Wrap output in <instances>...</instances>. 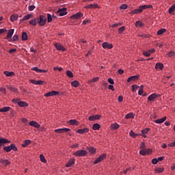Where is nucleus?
<instances>
[{
	"label": "nucleus",
	"mask_w": 175,
	"mask_h": 175,
	"mask_svg": "<svg viewBox=\"0 0 175 175\" xmlns=\"http://www.w3.org/2000/svg\"><path fill=\"white\" fill-rule=\"evenodd\" d=\"M29 125H30V126H34V128H39V126H40V125H39V124L35 121L29 122Z\"/></svg>",
	"instance_id": "24"
},
{
	"label": "nucleus",
	"mask_w": 175,
	"mask_h": 175,
	"mask_svg": "<svg viewBox=\"0 0 175 175\" xmlns=\"http://www.w3.org/2000/svg\"><path fill=\"white\" fill-rule=\"evenodd\" d=\"M55 133H63L62 129H58L55 130Z\"/></svg>",
	"instance_id": "55"
},
{
	"label": "nucleus",
	"mask_w": 175,
	"mask_h": 175,
	"mask_svg": "<svg viewBox=\"0 0 175 175\" xmlns=\"http://www.w3.org/2000/svg\"><path fill=\"white\" fill-rule=\"evenodd\" d=\"M135 27H137V28H142V27H144V24H143L142 21H137L135 22Z\"/></svg>",
	"instance_id": "31"
},
{
	"label": "nucleus",
	"mask_w": 175,
	"mask_h": 175,
	"mask_svg": "<svg viewBox=\"0 0 175 175\" xmlns=\"http://www.w3.org/2000/svg\"><path fill=\"white\" fill-rule=\"evenodd\" d=\"M73 154L75 157H87V155H88V152L84 150H79L75 152Z\"/></svg>",
	"instance_id": "3"
},
{
	"label": "nucleus",
	"mask_w": 175,
	"mask_h": 175,
	"mask_svg": "<svg viewBox=\"0 0 175 175\" xmlns=\"http://www.w3.org/2000/svg\"><path fill=\"white\" fill-rule=\"evenodd\" d=\"M139 148L144 150V148H146V144L144 142H142L141 144H140Z\"/></svg>",
	"instance_id": "61"
},
{
	"label": "nucleus",
	"mask_w": 175,
	"mask_h": 175,
	"mask_svg": "<svg viewBox=\"0 0 175 175\" xmlns=\"http://www.w3.org/2000/svg\"><path fill=\"white\" fill-rule=\"evenodd\" d=\"M44 84V81H37L36 85H43Z\"/></svg>",
	"instance_id": "50"
},
{
	"label": "nucleus",
	"mask_w": 175,
	"mask_h": 175,
	"mask_svg": "<svg viewBox=\"0 0 175 175\" xmlns=\"http://www.w3.org/2000/svg\"><path fill=\"white\" fill-rule=\"evenodd\" d=\"M59 94V92L53 90L44 94V96H55Z\"/></svg>",
	"instance_id": "9"
},
{
	"label": "nucleus",
	"mask_w": 175,
	"mask_h": 175,
	"mask_svg": "<svg viewBox=\"0 0 175 175\" xmlns=\"http://www.w3.org/2000/svg\"><path fill=\"white\" fill-rule=\"evenodd\" d=\"M10 110V107H4L0 109V113H6Z\"/></svg>",
	"instance_id": "30"
},
{
	"label": "nucleus",
	"mask_w": 175,
	"mask_h": 175,
	"mask_svg": "<svg viewBox=\"0 0 175 175\" xmlns=\"http://www.w3.org/2000/svg\"><path fill=\"white\" fill-rule=\"evenodd\" d=\"M87 150L90 154H92V155L96 154V148H94V146L87 147Z\"/></svg>",
	"instance_id": "16"
},
{
	"label": "nucleus",
	"mask_w": 175,
	"mask_h": 175,
	"mask_svg": "<svg viewBox=\"0 0 175 175\" xmlns=\"http://www.w3.org/2000/svg\"><path fill=\"white\" fill-rule=\"evenodd\" d=\"M150 129H150V128L144 129L143 130H142V134L147 135V133H148V132H150Z\"/></svg>",
	"instance_id": "38"
},
{
	"label": "nucleus",
	"mask_w": 175,
	"mask_h": 175,
	"mask_svg": "<svg viewBox=\"0 0 175 175\" xmlns=\"http://www.w3.org/2000/svg\"><path fill=\"white\" fill-rule=\"evenodd\" d=\"M67 124H69V125H75V126H78L79 122L76 119L70 120Z\"/></svg>",
	"instance_id": "15"
},
{
	"label": "nucleus",
	"mask_w": 175,
	"mask_h": 175,
	"mask_svg": "<svg viewBox=\"0 0 175 175\" xmlns=\"http://www.w3.org/2000/svg\"><path fill=\"white\" fill-rule=\"evenodd\" d=\"M66 75L70 77V79H73V72L70 70H67L66 71Z\"/></svg>",
	"instance_id": "41"
},
{
	"label": "nucleus",
	"mask_w": 175,
	"mask_h": 175,
	"mask_svg": "<svg viewBox=\"0 0 175 175\" xmlns=\"http://www.w3.org/2000/svg\"><path fill=\"white\" fill-rule=\"evenodd\" d=\"M53 70H55H55H59V72H62V67H59H59H57V66H56V67H54V68H53Z\"/></svg>",
	"instance_id": "54"
},
{
	"label": "nucleus",
	"mask_w": 175,
	"mask_h": 175,
	"mask_svg": "<svg viewBox=\"0 0 175 175\" xmlns=\"http://www.w3.org/2000/svg\"><path fill=\"white\" fill-rule=\"evenodd\" d=\"M83 16L84 14L79 12L75 14L72 15L70 18H71V20H80V18H81V17H83Z\"/></svg>",
	"instance_id": "6"
},
{
	"label": "nucleus",
	"mask_w": 175,
	"mask_h": 175,
	"mask_svg": "<svg viewBox=\"0 0 175 175\" xmlns=\"http://www.w3.org/2000/svg\"><path fill=\"white\" fill-rule=\"evenodd\" d=\"M167 55L170 57H174L175 53L173 51H170V52L167 53Z\"/></svg>",
	"instance_id": "53"
},
{
	"label": "nucleus",
	"mask_w": 175,
	"mask_h": 175,
	"mask_svg": "<svg viewBox=\"0 0 175 175\" xmlns=\"http://www.w3.org/2000/svg\"><path fill=\"white\" fill-rule=\"evenodd\" d=\"M17 18H18V15H17V14L11 15L10 21H12V23H13L14 21H16V20H17Z\"/></svg>",
	"instance_id": "34"
},
{
	"label": "nucleus",
	"mask_w": 175,
	"mask_h": 175,
	"mask_svg": "<svg viewBox=\"0 0 175 175\" xmlns=\"http://www.w3.org/2000/svg\"><path fill=\"white\" fill-rule=\"evenodd\" d=\"M31 144V140L30 139H26L23 144H22V147H27V146H29Z\"/></svg>",
	"instance_id": "35"
},
{
	"label": "nucleus",
	"mask_w": 175,
	"mask_h": 175,
	"mask_svg": "<svg viewBox=\"0 0 175 175\" xmlns=\"http://www.w3.org/2000/svg\"><path fill=\"white\" fill-rule=\"evenodd\" d=\"M103 48L108 49L109 50L113 49V44H109L107 42H104L103 43Z\"/></svg>",
	"instance_id": "13"
},
{
	"label": "nucleus",
	"mask_w": 175,
	"mask_h": 175,
	"mask_svg": "<svg viewBox=\"0 0 175 175\" xmlns=\"http://www.w3.org/2000/svg\"><path fill=\"white\" fill-rule=\"evenodd\" d=\"M120 9H122L123 10H125L126 9H128V5H126V4H122L120 5Z\"/></svg>",
	"instance_id": "49"
},
{
	"label": "nucleus",
	"mask_w": 175,
	"mask_h": 175,
	"mask_svg": "<svg viewBox=\"0 0 175 175\" xmlns=\"http://www.w3.org/2000/svg\"><path fill=\"white\" fill-rule=\"evenodd\" d=\"M93 131H99L100 129V124L99 123H95L92 126Z\"/></svg>",
	"instance_id": "27"
},
{
	"label": "nucleus",
	"mask_w": 175,
	"mask_h": 175,
	"mask_svg": "<svg viewBox=\"0 0 175 175\" xmlns=\"http://www.w3.org/2000/svg\"><path fill=\"white\" fill-rule=\"evenodd\" d=\"M146 9H152V5H140L139 8L133 10L129 14H139L143 12V10H146Z\"/></svg>",
	"instance_id": "2"
},
{
	"label": "nucleus",
	"mask_w": 175,
	"mask_h": 175,
	"mask_svg": "<svg viewBox=\"0 0 175 175\" xmlns=\"http://www.w3.org/2000/svg\"><path fill=\"white\" fill-rule=\"evenodd\" d=\"M56 13L59 14V16H60V17H62L63 16H66V14H68V12H66V8L59 9Z\"/></svg>",
	"instance_id": "7"
},
{
	"label": "nucleus",
	"mask_w": 175,
	"mask_h": 175,
	"mask_svg": "<svg viewBox=\"0 0 175 175\" xmlns=\"http://www.w3.org/2000/svg\"><path fill=\"white\" fill-rule=\"evenodd\" d=\"M167 117L166 116H164L163 118H160V119H157L154 122L156 124H163V122H165V121H166L167 120Z\"/></svg>",
	"instance_id": "20"
},
{
	"label": "nucleus",
	"mask_w": 175,
	"mask_h": 175,
	"mask_svg": "<svg viewBox=\"0 0 175 175\" xmlns=\"http://www.w3.org/2000/svg\"><path fill=\"white\" fill-rule=\"evenodd\" d=\"M0 163H2V165H3L4 166H8V165H10V161H9V160L8 159H1L0 160Z\"/></svg>",
	"instance_id": "26"
},
{
	"label": "nucleus",
	"mask_w": 175,
	"mask_h": 175,
	"mask_svg": "<svg viewBox=\"0 0 175 175\" xmlns=\"http://www.w3.org/2000/svg\"><path fill=\"white\" fill-rule=\"evenodd\" d=\"M143 88H144V85H141L139 87V90L138 91V95H143V92H144Z\"/></svg>",
	"instance_id": "42"
},
{
	"label": "nucleus",
	"mask_w": 175,
	"mask_h": 175,
	"mask_svg": "<svg viewBox=\"0 0 175 175\" xmlns=\"http://www.w3.org/2000/svg\"><path fill=\"white\" fill-rule=\"evenodd\" d=\"M165 168L163 167H156L154 169L155 173H163Z\"/></svg>",
	"instance_id": "32"
},
{
	"label": "nucleus",
	"mask_w": 175,
	"mask_h": 175,
	"mask_svg": "<svg viewBox=\"0 0 175 175\" xmlns=\"http://www.w3.org/2000/svg\"><path fill=\"white\" fill-rule=\"evenodd\" d=\"M100 115H92L88 118L89 121H96V120H100Z\"/></svg>",
	"instance_id": "11"
},
{
	"label": "nucleus",
	"mask_w": 175,
	"mask_h": 175,
	"mask_svg": "<svg viewBox=\"0 0 175 175\" xmlns=\"http://www.w3.org/2000/svg\"><path fill=\"white\" fill-rule=\"evenodd\" d=\"M75 158L70 159L68 163L66 164V167H70L71 166H72V165H75Z\"/></svg>",
	"instance_id": "14"
},
{
	"label": "nucleus",
	"mask_w": 175,
	"mask_h": 175,
	"mask_svg": "<svg viewBox=\"0 0 175 175\" xmlns=\"http://www.w3.org/2000/svg\"><path fill=\"white\" fill-rule=\"evenodd\" d=\"M111 128L114 130L118 129V128H120V124H118V123L112 124L111 125Z\"/></svg>",
	"instance_id": "39"
},
{
	"label": "nucleus",
	"mask_w": 175,
	"mask_h": 175,
	"mask_svg": "<svg viewBox=\"0 0 175 175\" xmlns=\"http://www.w3.org/2000/svg\"><path fill=\"white\" fill-rule=\"evenodd\" d=\"M40 159L41 161V162H43V163H44V155H43L42 154H41L40 155Z\"/></svg>",
	"instance_id": "57"
},
{
	"label": "nucleus",
	"mask_w": 175,
	"mask_h": 175,
	"mask_svg": "<svg viewBox=\"0 0 175 175\" xmlns=\"http://www.w3.org/2000/svg\"><path fill=\"white\" fill-rule=\"evenodd\" d=\"M143 55H144L145 57H150V55H151V53L147 51L143 52Z\"/></svg>",
	"instance_id": "58"
},
{
	"label": "nucleus",
	"mask_w": 175,
	"mask_h": 175,
	"mask_svg": "<svg viewBox=\"0 0 175 175\" xmlns=\"http://www.w3.org/2000/svg\"><path fill=\"white\" fill-rule=\"evenodd\" d=\"M131 88H132V91H136V90H138L139 89V86H137V85H133L131 86Z\"/></svg>",
	"instance_id": "51"
},
{
	"label": "nucleus",
	"mask_w": 175,
	"mask_h": 175,
	"mask_svg": "<svg viewBox=\"0 0 175 175\" xmlns=\"http://www.w3.org/2000/svg\"><path fill=\"white\" fill-rule=\"evenodd\" d=\"M8 90L11 91V92H15L17 93L18 92V90L16 88H13V86H9Z\"/></svg>",
	"instance_id": "37"
},
{
	"label": "nucleus",
	"mask_w": 175,
	"mask_h": 175,
	"mask_svg": "<svg viewBox=\"0 0 175 175\" xmlns=\"http://www.w3.org/2000/svg\"><path fill=\"white\" fill-rule=\"evenodd\" d=\"M98 80H99V77H96L92 78L90 81H89V83H96V81H98Z\"/></svg>",
	"instance_id": "44"
},
{
	"label": "nucleus",
	"mask_w": 175,
	"mask_h": 175,
	"mask_svg": "<svg viewBox=\"0 0 175 175\" xmlns=\"http://www.w3.org/2000/svg\"><path fill=\"white\" fill-rule=\"evenodd\" d=\"M84 9H99V5L98 3L90 4L88 5H85Z\"/></svg>",
	"instance_id": "12"
},
{
	"label": "nucleus",
	"mask_w": 175,
	"mask_h": 175,
	"mask_svg": "<svg viewBox=\"0 0 175 175\" xmlns=\"http://www.w3.org/2000/svg\"><path fill=\"white\" fill-rule=\"evenodd\" d=\"M87 132H90V129H88V128H84V129H78V130L77 131V133H79V134H81V135H83V133H87Z\"/></svg>",
	"instance_id": "19"
},
{
	"label": "nucleus",
	"mask_w": 175,
	"mask_h": 175,
	"mask_svg": "<svg viewBox=\"0 0 175 175\" xmlns=\"http://www.w3.org/2000/svg\"><path fill=\"white\" fill-rule=\"evenodd\" d=\"M54 46L59 51H66V49H65L61 44H58V42H55Z\"/></svg>",
	"instance_id": "8"
},
{
	"label": "nucleus",
	"mask_w": 175,
	"mask_h": 175,
	"mask_svg": "<svg viewBox=\"0 0 175 175\" xmlns=\"http://www.w3.org/2000/svg\"><path fill=\"white\" fill-rule=\"evenodd\" d=\"M28 39V36L26 32L22 33V40H27Z\"/></svg>",
	"instance_id": "43"
},
{
	"label": "nucleus",
	"mask_w": 175,
	"mask_h": 175,
	"mask_svg": "<svg viewBox=\"0 0 175 175\" xmlns=\"http://www.w3.org/2000/svg\"><path fill=\"white\" fill-rule=\"evenodd\" d=\"M18 106H20V107H27L28 106V103H27L26 102L24 101H20L18 103Z\"/></svg>",
	"instance_id": "29"
},
{
	"label": "nucleus",
	"mask_w": 175,
	"mask_h": 175,
	"mask_svg": "<svg viewBox=\"0 0 175 175\" xmlns=\"http://www.w3.org/2000/svg\"><path fill=\"white\" fill-rule=\"evenodd\" d=\"M47 21L49 23H51V21H53V17L50 14H47Z\"/></svg>",
	"instance_id": "46"
},
{
	"label": "nucleus",
	"mask_w": 175,
	"mask_h": 175,
	"mask_svg": "<svg viewBox=\"0 0 175 175\" xmlns=\"http://www.w3.org/2000/svg\"><path fill=\"white\" fill-rule=\"evenodd\" d=\"M108 83H109V84H111L113 85L114 84V79H113L111 78H109Z\"/></svg>",
	"instance_id": "56"
},
{
	"label": "nucleus",
	"mask_w": 175,
	"mask_h": 175,
	"mask_svg": "<svg viewBox=\"0 0 175 175\" xmlns=\"http://www.w3.org/2000/svg\"><path fill=\"white\" fill-rule=\"evenodd\" d=\"M124 31H125V27L122 26L121 27H120L118 29V33H122V32H124Z\"/></svg>",
	"instance_id": "47"
},
{
	"label": "nucleus",
	"mask_w": 175,
	"mask_h": 175,
	"mask_svg": "<svg viewBox=\"0 0 175 175\" xmlns=\"http://www.w3.org/2000/svg\"><path fill=\"white\" fill-rule=\"evenodd\" d=\"M106 157H107L106 153L100 155V156L93 162L94 165H97V163H99L102 162V161H105V159H106Z\"/></svg>",
	"instance_id": "5"
},
{
	"label": "nucleus",
	"mask_w": 175,
	"mask_h": 175,
	"mask_svg": "<svg viewBox=\"0 0 175 175\" xmlns=\"http://www.w3.org/2000/svg\"><path fill=\"white\" fill-rule=\"evenodd\" d=\"M126 120H129L131 118H135V114L133 113H127L125 116Z\"/></svg>",
	"instance_id": "33"
},
{
	"label": "nucleus",
	"mask_w": 175,
	"mask_h": 175,
	"mask_svg": "<svg viewBox=\"0 0 175 175\" xmlns=\"http://www.w3.org/2000/svg\"><path fill=\"white\" fill-rule=\"evenodd\" d=\"M175 10V5L173 4L169 9L168 13L170 14H172V13H173V12H174Z\"/></svg>",
	"instance_id": "40"
},
{
	"label": "nucleus",
	"mask_w": 175,
	"mask_h": 175,
	"mask_svg": "<svg viewBox=\"0 0 175 175\" xmlns=\"http://www.w3.org/2000/svg\"><path fill=\"white\" fill-rule=\"evenodd\" d=\"M13 33H14V29H11L8 30L7 38L8 39H10V38H12V36H13Z\"/></svg>",
	"instance_id": "25"
},
{
	"label": "nucleus",
	"mask_w": 175,
	"mask_h": 175,
	"mask_svg": "<svg viewBox=\"0 0 175 175\" xmlns=\"http://www.w3.org/2000/svg\"><path fill=\"white\" fill-rule=\"evenodd\" d=\"M108 90H111V91H116V90L114 89V86L113 85H109L108 86Z\"/></svg>",
	"instance_id": "62"
},
{
	"label": "nucleus",
	"mask_w": 175,
	"mask_h": 175,
	"mask_svg": "<svg viewBox=\"0 0 175 175\" xmlns=\"http://www.w3.org/2000/svg\"><path fill=\"white\" fill-rule=\"evenodd\" d=\"M145 150H146V154H148V155L152 154V149L148 148Z\"/></svg>",
	"instance_id": "52"
},
{
	"label": "nucleus",
	"mask_w": 175,
	"mask_h": 175,
	"mask_svg": "<svg viewBox=\"0 0 175 175\" xmlns=\"http://www.w3.org/2000/svg\"><path fill=\"white\" fill-rule=\"evenodd\" d=\"M157 98H158V94H156L154 93V94H150L148 97V100H149V102H152V100H154V99H157Z\"/></svg>",
	"instance_id": "17"
},
{
	"label": "nucleus",
	"mask_w": 175,
	"mask_h": 175,
	"mask_svg": "<svg viewBox=\"0 0 175 175\" xmlns=\"http://www.w3.org/2000/svg\"><path fill=\"white\" fill-rule=\"evenodd\" d=\"M8 143H10V141L3 138L0 139V147H2L3 144H6Z\"/></svg>",
	"instance_id": "21"
},
{
	"label": "nucleus",
	"mask_w": 175,
	"mask_h": 175,
	"mask_svg": "<svg viewBox=\"0 0 175 175\" xmlns=\"http://www.w3.org/2000/svg\"><path fill=\"white\" fill-rule=\"evenodd\" d=\"M3 73L7 77H12V76H14V72L5 71Z\"/></svg>",
	"instance_id": "28"
},
{
	"label": "nucleus",
	"mask_w": 175,
	"mask_h": 175,
	"mask_svg": "<svg viewBox=\"0 0 175 175\" xmlns=\"http://www.w3.org/2000/svg\"><path fill=\"white\" fill-rule=\"evenodd\" d=\"M30 25H33L36 27V24H39L40 27H43L44 25V16L43 15H40L38 18H33L29 21Z\"/></svg>",
	"instance_id": "1"
},
{
	"label": "nucleus",
	"mask_w": 175,
	"mask_h": 175,
	"mask_svg": "<svg viewBox=\"0 0 175 175\" xmlns=\"http://www.w3.org/2000/svg\"><path fill=\"white\" fill-rule=\"evenodd\" d=\"M129 135L131 136V137H133V139H136L137 136H142V133H135L133 130H131L129 133Z\"/></svg>",
	"instance_id": "18"
},
{
	"label": "nucleus",
	"mask_w": 175,
	"mask_h": 175,
	"mask_svg": "<svg viewBox=\"0 0 175 175\" xmlns=\"http://www.w3.org/2000/svg\"><path fill=\"white\" fill-rule=\"evenodd\" d=\"M152 163L153 165H157V164L158 163V159H156V158L153 159L152 160Z\"/></svg>",
	"instance_id": "59"
},
{
	"label": "nucleus",
	"mask_w": 175,
	"mask_h": 175,
	"mask_svg": "<svg viewBox=\"0 0 175 175\" xmlns=\"http://www.w3.org/2000/svg\"><path fill=\"white\" fill-rule=\"evenodd\" d=\"M33 17V15L29 14L23 16V18L21 20V21H25L27 20H29V18H32Z\"/></svg>",
	"instance_id": "23"
},
{
	"label": "nucleus",
	"mask_w": 175,
	"mask_h": 175,
	"mask_svg": "<svg viewBox=\"0 0 175 175\" xmlns=\"http://www.w3.org/2000/svg\"><path fill=\"white\" fill-rule=\"evenodd\" d=\"M166 32V29H161L157 31V35H162Z\"/></svg>",
	"instance_id": "45"
},
{
	"label": "nucleus",
	"mask_w": 175,
	"mask_h": 175,
	"mask_svg": "<svg viewBox=\"0 0 175 175\" xmlns=\"http://www.w3.org/2000/svg\"><path fill=\"white\" fill-rule=\"evenodd\" d=\"M72 87H75V88H77L79 85H80V83L77 81H73L71 82Z\"/></svg>",
	"instance_id": "36"
},
{
	"label": "nucleus",
	"mask_w": 175,
	"mask_h": 175,
	"mask_svg": "<svg viewBox=\"0 0 175 175\" xmlns=\"http://www.w3.org/2000/svg\"><path fill=\"white\" fill-rule=\"evenodd\" d=\"M17 40H18V36L15 34L14 36H13V41L14 42H17Z\"/></svg>",
	"instance_id": "60"
},
{
	"label": "nucleus",
	"mask_w": 175,
	"mask_h": 175,
	"mask_svg": "<svg viewBox=\"0 0 175 175\" xmlns=\"http://www.w3.org/2000/svg\"><path fill=\"white\" fill-rule=\"evenodd\" d=\"M168 147H175V141L168 144Z\"/></svg>",
	"instance_id": "64"
},
{
	"label": "nucleus",
	"mask_w": 175,
	"mask_h": 175,
	"mask_svg": "<svg viewBox=\"0 0 175 175\" xmlns=\"http://www.w3.org/2000/svg\"><path fill=\"white\" fill-rule=\"evenodd\" d=\"M139 77L140 75L131 76L127 79V83H131V81H136L137 80H139Z\"/></svg>",
	"instance_id": "10"
},
{
	"label": "nucleus",
	"mask_w": 175,
	"mask_h": 175,
	"mask_svg": "<svg viewBox=\"0 0 175 175\" xmlns=\"http://www.w3.org/2000/svg\"><path fill=\"white\" fill-rule=\"evenodd\" d=\"M35 8H36V7H35V5H29V10L30 12H32V10H35Z\"/></svg>",
	"instance_id": "63"
},
{
	"label": "nucleus",
	"mask_w": 175,
	"mask_h": 175,
	"mask_svg": "<svg viewBox=\"0 0 175 175\" xmlns=\"http://www.w3.org/2000/svg\"><path fill=\"white\" fill-rule=\"evenodd\" d=\"M155 69H157V70H158V69L160 70H163V64L157 63L155 65Z\"/></svg>",
	"instance_id": "22"
},
{
	"label": "nucleus",
	"mask_w": 175,
	"mask_h": 175,
	"mask_svg": "<svg viewBox=\"0 0 175 175\" xmlns=\"http://www.w3.org/2000/svg\"><path fill=\"white\" fill-rule=\"evenodd\" d=\"M3 150L6 152H10V151H12V150H13V151H17L18 149L16 147L15 144H11L10 146H4Z\"/></svg>",
	"instance_id": "4"
},
{
	"label": "nucleus",
	"mask_w": 175,
	"mask_h": 175,
	"mask_svg": "<svg viewBox=\"0 0 175 175\" xmlns=\"http://www.w3.org/2000/svg\"><path fill=\"white\" fill-rule=\"evenodd\" d=\"M139 154H140V155H142L143 157L147 155V154H146V150H144V149L141 150L139 151Z\"/></svg>",
	"instance_id": "48"
}]
</instances>
